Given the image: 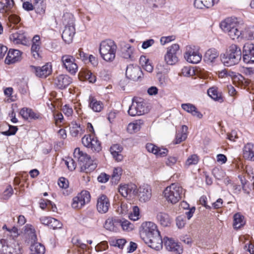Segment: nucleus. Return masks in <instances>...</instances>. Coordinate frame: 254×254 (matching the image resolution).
Returning <instances> with one entry per match:
<instances>
[{"label":"nucleus","instance_id":"obj_48","mask_svg":"<svg viewBox=\"0 0 254 254\" xmlns=\"http://www.w3.org/2000/svg\"><path fill=\"white\" fill-rule=\"evenodd\" d=\"M49 227L53 229H60L62 227V223L58 220L51 217Z\"/></svg>","mask_w":254,"mask_h":254},{"label":"nucleus","instance_id":"obj_26","mask_svg":"<svg viewBox=\"0 0 254 254\" xmlns=\"http://www.w3.org/2000/svg\"><path fill=\"white\" fill-rule=\"evenodd\" d=\"M218 1L219 0H194V5L197 8H209L217 3Z\"/></svg>","mask_w":254,"mask_h":254},{"label":"nucleus","instance_id":"obj_5","mask_svg":"<svg viewBox=\"0 0 254 254\" xmlns=\"http://www.w3.org/2000/svg\"><path fill=\"white\" fill-rule=\"evenodd\" d=\"M184 190L178 184H172L164 190L163 194L166 199L172 203L178 202L183 197Z\"/></svg>","mask_w":254,"mask_h":254},{"label":"nucleus","instance_id":"obj_51","mask_svg":"<svg viewBox=\"0 0 254 254\" xmlns=\"http://www.w3.org/2000/svg\"><path fill=\"white\" fill-rule=\"evenodd\" d=\"M198 158L196 155L193 154L189 157L186 162V165L190 166L191 165H195L197 163Z\"/></svg>","mask_w":254,"mask_h":254},{"label":"nucleus","instance_id":"obj_3","mask_svg":"<svg viewBox=\"0 0 254 254\" xmlns=\"http://www.w3.org/2000/svg\"><path fill=\"white\" fill-rule=\"evenodd\" d=\"M62 22L64 29L62 33V38L67 44L70 43L75 33L74 18L70 13H64L63 16Z\"/></svg>","mask_w":254,"mask_h":254},{"label":"nucleus","instance_id":"obj_19","mask_svg":"<svg viewBox=\"0 0 254 254\" xmlns=\"http://www.w3.org/2000/svg\"><path fill=\"white\" fill-rule=\"evenodd\" d=\"M163 242L166 249L168 251L174 252L177 254H180L182 253L183 249L182 247L177 243H176L174 240L166 237L164 238Z\"/></svg>","mask_w":254,"mask_h":254},{"label":"nucleus","instance_id":"obj_23","mask_svg":"<svg viewBox=\"0 0 254 254\" xmlns=\"http://www.w3.org/2000/svg\"><path fill=\"white\" fill-rule=\"evenodd\" d=\"M221 28L224 31L233 29L239 26L237 19L235 18L229 17L225 19L220 23Z\"/></svg>","mask_w":254,"mask_h":254},{"label":"nucleus","instance_id":"obj_28","mask_svg":"<svg viewBox=\"0 0 254 254\" xmlns=\"http://www.w3.org/2000/svg\"><path fill=\"white\" fill-rule=\"evenodd\" d=\"M244 157L248 160L254 161V144L248 143L243 149Z\"/></svg>","mask_w":254,"mask_h":254},{"label":"nucleus","instance_id":"obj_32","mask_svg":"<svg viewBox=\"0 0 254 254\" xmlns=\"http://www.w3.org/2000/svg\"><path fill=\"white\" fill-rule=\"evenodd\" d=\"M156 217L160 224L163 227L169 226L171 224L170 218L166 213L159 212L157 214Z\"/></svg>","mask_w":254,"mask_h":254},{"label":"nucleus","instance_id":"obj_62","mask_svg":"<svg viewBox=\"0 0 254 254\" xmlns=\"http://www.w3.org/2000/svg\"><path fill=\"white\" fill-rule=\"evenodd\" d=\"M58 185L60 188L66 189L68 186V180L65 179L64 178H61L59 180Z\"/></svg>","mask_w":254,"mask_h":254},{"label":"nucleus","instance_id":"obj_8","mask_svg":"<svg viewBox=\"0 0 254 254\" xmlns=\"http://www.w3.org/2000/svg\"><path fill=\"white\" fill-rule=\"evenodd\" d=\"M83 145L90 148L93 151L99 152L101 150L102 147L101 142L95 136V134H90L85 135L81 139Z\"/></svg>","mask_w":254,"mask_h":254},{"label":"nucleus","instance_id":"obj_54","mask_svg":"<svg viewBox=\"0 0 254 254\" xmlns=\"http://www.w3.org/2000/svg\"><path fill=\"white\" fill-rule=\"evenodd\" d=\"M242 37H245L250 39L254 38V32L252 28H248L242 32Z\"/></svg>","mask_w":254,"mask_h":254},{"label":"nucleus","instance_id":"obj_27","mask_svg":"<svg viewBox=\"0 0 254 254\" xmlns=\"http://www.w3.org/2000/svg\"><path fill=\"white\" fill-rule=\"evenodd\" d=\"M182 108L186 112L191 114L192 116L196 117L198 119L202 118V114L199 112L193 105L190 103L182 104Z\"/></svg>","mask_w":254,"mask_h":254},{"label":"nucleus","instance_id":"obj_15","mask_svg":"<svg viewBox=\"0 0 254 254\" xmlns=\"http://www.w3.org/2000/svg\"><path fill=\"white\" fill-rule=\"evenodd\" d=\"M243 61L247 64L254 63V44L250 43H246L243 49Z\"/></svg>","mask_w":254,"mask_h":254},{"label":"nucleus","instance_id":"obj_57","mask_svg":"<svg viewBox=\"0 0 254 254\" xmlns=\"http://www.w3.org/2000/svg\"><path fill=\"white\" fill-rule=\"evenodd\" d=\"M108 248V243L106 241L101 242L95 247V250L97 252L105 251Z\"/></svg>","mask_w":254,"mask_h":254},{"label":"nucleus","instance_id":"obj_49","mask_svg":"<svg viewBox=\"0 0 254 254\" xmlns=\"http://www.w3.org/2000/svg\"><path fill=\"white\" fill-rule=\"evenodd\" d=\"M13 193V190L10 186H7L6 189L1 195V198L3 199H8Z\"/></svg>","mask_w":254,"mask_h":254},{"label":"nucleus","instance_id":"obj_55","mask_svg":"<svg viewBox=\"0 0 254 254\" xmlns=\"http://www.w3.org/2000/svg\"><path fill=\"white\" fill-rule=\"evenodd\" d=\"M75 56L77 59H81L82 61L87 60L88 57V55L83 52L82 49H79L78 50Z\"/></svg>","mask_w":254,"mask_h":254},{"label":"nucleus","instance_id":"obj_30","mask_svg":"<svg viewBox=\"0 0 254 254\" xmlns=\"http://www.w3.org/2000/svg\"><path fill=\"white\" fill-rule=\"evenodd\" d=\"M79 76L81 80H88L90 83H94L96 81V76L87 69H82L80 71Z\"/></svg>","mask_w":254,"mask_h":254},{"label":"nucleus","instance_id":"obj_16","mask_svg":"<svg viewBox=\"0 0 254 254\" xmlns=\"http://www.w3.org/2000/svg\"><path fill=\"white\" fill-rule=\"evenodd\" d=\"M110 206L109 199L105 194L98 196L97 200L96 208L97 211L101 214L107 213Z\"/></svg>","mask_w":254,"mask_h":254},{"label":"nucleus","instance_id":"obj_44","mask_svg":"<svg viewBox=\"0 0 254 254\" xmlns=\"http://www.w3.org/2000/svg\"><path fill=\"white\" fill-rule=\"evenodd\" d=\"M115 223H118L117 219H114L113 218H108L105 222L104 228L110 231H114L115 230Z\"/></svg>","mask_w":254,"mask_h":254},{"label":"nucleus","instance_id":"obj_4","mask_svg":"<svg viewBox=\"0 0 254 254\" xmlns=\"http://www.w3.org/2000/svg\"><path fill=\"white\" fill-rule=\"evenodd\" d=\"M117 49V45L114 41L107 39L100 43L99 53L104 60L111 62L115 59Z\"/></svg>","mask_w":254,"mask_h":254},{"label":"nucleus","instance_id":"obj_61","mask_svg":"<svg viewBox=\"0 0 254 254\" xmlns=\"http://www.w3.org/2000/svg\"><path fill=\"white\" fill-rule=\"evenodd\" d=\"M146 148L148 152L155 154L157 152L158 147L152 143H147L146 145Z\"/></svg>","mask_w":254,"mask_h":254},{"label":"nucleus","instance_id":"obj_47","mask_svg":"<svg viewBox=\"0 0 254 254\" xmlns=\"http://www.w3.org/2000/svg\"><path fill=\"white\" fill-rule=\"evenodd\" d=\"M34 4L36 12L37 13L43 14L45 13L46 9V3L44 1H43V2L35 3Z\"/></svg>","mask_w":254,"mask_h":254},{"label":"nucleus","instance_id":"obj_31","mask_svg":"<svg viewBox=\"0 0 254 254\" xmlns=\"http://www.w3.org/2000/svg\"><path fill=\"white\" fill-rule=\"evenodd\" d=\"M70 133L73 137H76L78 135H81L84 130L80 125L77 124L75 122H72L69 125Z\"/></svg>","mask_w":254,"mask_h":254},{"label":"nucleus","instance_id":"obj_63","mask_svg":"<svg viewBox=\"0 0 254 254\" xmlns=\"http://www.w3.org/2000/svg\"><path fill=\"white\" fill-rule=\"evenodd\" d=\"M62 111L64 115L67 117L70 116L73 113L72 109L67 105L63 106Z\"/></svg>","mask_w":254,"mask_h":254},{"label":"nucleus","instance_id":"obj_59","mask_svg":"<svg viewBox=\"0 0 254 254\" xmlns=\"http://www.w3.org/2000/svg\"><path fill=\"white\" fill-rule=\"evenodd\" d=\"M145 63L144 64H142L143 68L148 72H151L153 69V66L150 64L148 60H146L145 57L143 58Z\"/></svg>","mask_w":254,"mask_h":254},{"label":"nucleus","instance_id":"obj_21","mask_svg":"<svg viewBox=\"0 0 254 254\" xmlns=\"http://www.w3.org/2000/svg\"><path fill=\"white\" fill-rule=\"evenodd\" d=\"M72 82V78L69 76L61 74L55 79V84L61 89L66 88Z\"/></svg>","mask_w":254,"mask_h":254},{"label":"nucleus","instance_id":"obj_29","mask_svg":"<svg viewBox=\"0 0 254 254\" xmlns=\"http://www.w3.org/2000/svg\"><path fill=\"white\" fill-rule=\"evenodd\" d=\"M123 148L119 144H114L110 148V151L114 158L117 161H121L123 159V156L120 154L122 151Z\"/></svg>","mask_w":254,"mask_h":254},{"label":"nucleus","instance_id":"obj_40","mask_svg":"<svg viewBox=\"0 0 254 254\" xmlns=\"http://www.w3.org/2000/svg\"><path fill=\"white\" fill-rule=\"evenodd\" d=\"M232 39H238L242 34V31L239 28V26L226 31Z\"/></svg>","mask_w":254,"mask_h":254},{"label":"nucleus","instance_id":"obj_20","mask_svg":"<svg viewBox=\"0 0 254 254\" xmlns=\"http://www.w3.org/2000/svg\"><path fill=\"white\" fill-rule=\"evenodd\" d=\"M5 250L10 254H22L21 248L18 243L13 239L6 240Z\"/></svg>","mask_w":254,"mask_h":254},{"label":"nucleus","instance_id":"obj_35","mask_svg":"<svg viewBox=\"0 0 254 254\" xmlns=\"http://www.w3.org/2000/svg\"><path fill=\"white\" fill-rule=\"evenodd\" d=\"M207 93L208 95L213 100L220 103L223 101V98L221 94L218 93L217 88L212 87L209 88L207 90Z\"/></svg>","mask_w":254,"mask_h":254},{"label":"nucleus","instance_id":"obj_34","mask_svg":"<svg viewBox=\"0 0 254 254\" xmlns=\"http://www.w3.org/2000/svg\"><path fill=\"white\" fill-rule=\"evenodd\" d=\"M188 127L185 125L182 127V130L181 132L178 131L176 134V144L181 143L182 141L185 140L188 136Z\"/></svg>","mask_w":254,"mask_h":254},{"label":"nucleus","instance_id":"obj_36","mask_svg":"<svg viewBox=\"0 0 254 254\" xmlns=\"http://www.w3.org/2000/svg\"><path fill=\"white\" fill-rule=\"evenodd\" d=\"M233 226L236 229L240 228L245 224L244 216L238 213L234 215Z\"/></svg>","mask_w":254,"mask_h":254},{"label":"nucleus","instance_id":"obj_14","mask_svg":"<svg viewBox=\"0 0 254 254\" xmlns=\"http://www.w3.org/2000/svg\"><path fill=\"white\" fill-rule=\"evenodd\" d=\"M62 62L64 67L71 74H75L78 69L75 63V58L70 55H65L62 57Z\"/></svg>","mask_w":254,"mask_h":254},{"label":"nucleus","instance_id":"obj_17","mask_svg":"<svg viewBox=\"0 0 254 254\" xmlns=\"http://www.w3.org/2000/svg\"><path fill=\"white\" fill-rule=\"evenodd\" d=\"M31 70L35 73L36 76L39 77H46L52 72L51 65L47 64L42 67L35 66L34 65L30 66Z\"/></svg>","mask_w":254,"mask_h":254},{"label":"nucleus","instance_id":"obj_33","mask_svg":"<svg viewBox=\"0 0 254 254\" xmlns=\"http://www.w3.org/2000/svg\"><path fill=\"white\" fill-rule=\"evenodd\" d=\"M219 56V53L215 49H210L208 50L204 56V61L207 63H212L214 62Z\"/></svg>","mask_w":254,"mask_h":254},{"label":"nucleus","instance_id":"obj_24","mask_svg":"<svg viewBox=\"0 0 254 254\" xmlns=\"http://www.w3.org/2000/svg\"><path fill=\"white\" fill-rule=\"evenodd\" d=\"M136 189V186L133 184H125L120 185L119 191L123 197H126L128 195L134 193Z\"/></svg>","mask_w":254,"mask_h":254},{"label":"nucleus","instance_id":"obj_37","mask_svg":"<svg viewBox=\"0 0 254 254\" xmlns=\"http://www.w3.org/2000/svg\"><path fill=\"white\" fill-rule=\"evenodd\" d=\"M90 100L89 106L94 112H99L102 110L103 104L101 102L94 98L90 99Z\"/></svg>","mask_w":254,"mask_h":254},{"label":"nucleus","instance_id":"obj_39","mask_svg":"<svg viewBox=\"0 0 254 254\" xmlns=\"http://www.w3.org/2000/svg\"><path fill=\"white\" fill-rule=\"evenodd\" d=\"M122 174V169L121 168L118 167L114 169L113 174L112 175L111 181L112 183L117 184Z\"/></svg>","mask_w":254,"mask_h":254},{"label":"nucleus","instance_id":"obj_12","mask_svg":"<svg viewBox=\"0 0 254 254\" xmlns=\"http://www.w3.org/2000/svg\"><path fill=\"white\" fill-rule=\"evenodd\" d=\"M184 57L188 62L192 64H197L202 59L201 55L194 49V46H191L186 47Z\"/></svg>","mask_w":254,"mask_h":254},{"label":"nucleus","instance_id":"obj_10","mask_svg":"<svg viewBox=\"0 0 254 254\" xmlns=\"http://www.w3.org/2000/svg\"><path fill=\"white\" fill-rule=\"evenodd\" d=\"M181 52L178 44H173L168 48L164 59L166 63L169 65H174L179 61L178 56Z\"/></svg>","mask_w":254,"mask_h":254},{"label":"nucleus","instance_id":"obj_22","mask_svg":"<svg viewBox=\"0 0 254 254\" xmlns=\"http://www.w3.org/2000/svg\"><path fill=\"white\" fill-rule=\"evenodd\" d=\"M10 40L16 44H26L27 41L24 33L22 31H16L11 34Z\"/></svg>","mask_w":254,"mask_h":254},{"label":"nucleus","instance_id":"obj_50","mask_svg":"<svg viewBox=\"0 0 254 254\" xmlns=\"http://www.w3.org/2000/svg\"><path fill=\"white\" fill-rule=\"evenodd\" d=\"M139 208L137 206H134L132 207V212L130 213L129 215V218L131 220H133V221H135L139 218Z\"/></svg>","mask_w":254,"mask_h":254},{"label":"nucleus","instance_id":"obj_60","mask_svg":"<svg viewBox=\"0 0 254 254\" xmlns=\"http://www.w3.org/2000/svg\"><path fill=\"white\" fill-rule=\"evenodd\" d=\"M65 164L70 171L74 170L76 168V164L72 159H69L68 161H65Z\"/></svg>","mask_w":254,"mask_h":254},{"label":"nucleus","instance_id":"obj_7","mask_svg":"<svg viewBox=\"0 0 254 254\" xmlns=\"http://www.w3.org/2000/svg\"><path fill=\"white\" fill-rule=\"evenodd\" d=\"M128 114L130 116H141L147 113L149 109L146 106V104L141 99H132L131 105L128 110Z\"/></svg>","mask_w":254,"mask_h":254},{"label":"nucleus","instance_id":"obj_53","mask_svg":"<svg viewBox=\"0 0 254 254\" xmlns=\"http://www.w3.org/2000/svg\"><path fill=\"white\" fill-rule=\"evenodd\" d=\"M9 129L8 130L2 132V133L5 135L9 136L14 135L16 132L18 128L16 126L8 125Z\"/></svg>","mask_w":254,"mask_h":254},{"label":"nucleus","instance_id":"obj_43","mask_svg":"<svg viewBox=\"0 0 254 254\" xmlns=\"http://www.w3.org/2000/svg\"><path fill=\"white\" fill-rule=\"evenodd\" d=\"M118 223H119L123 230L130 231L133 229V225L129 221L127 220L117 219Z\"/></svg>","mask_w":254,"mask_h":254},{"label":"nucleus","instance_id":"obj_38","mask_svg":"<svg viewBox=\"0 0 254 254\" xmlns=\"http://www.w3.org/2000/svg\"><path fill=\"white\" fill-rule=\"evenodd\" d=\"M132 51V47L129 44H126L122 50V57L126 59H131Z\"/></svg>","mask_w":254,"mask_h":254},{"label":"nucleus","instance_id":"obj_46","mask_svg":"<svg viewBox=\"0 0 254 254\" xmlns=\"http://www.w3.org/2000/svg\"><path fill=\"white\" fill-rule=\"evenodd\" d=\"M214 177L217 180H221L225 176V173L221 169L215 168L212 170Z\"/></svg>","mask_w":254,"mask_h":254},{"label":"nucleus","instance_id":"obj_25","mask_svg":"<svg viewBox=\"0 0 254 254\" xmlns=\"http://www.w3.org/2000/svg\"><path fill=\"white\" fill-rule=\"evenodd\" d=\"M21 54V52L18 50L10 49L5 60V63L10 64L18 61Z\"/></svg>","mask_w":254,"mask_h":254},{"label":"nucleus","instance_id":"obj_64","mask_svg":"<svg viewBox=\"0 0 254 254\" xmlns=\"http://www.w3.org/2000/svg\"><path fill=\"white\" fill-rule=\"evenodd\" d=\"M109 179V176L105 173H101L97 178L98 182L105 183Z\"/></svg>","mask_w":254,"mask_h":254},{"label":"nucleus","instance_id":"obj_45","mask_svg":"<svg viewBox=\"0 0 254 254\" xmlns=\"http://www.w3.org/2000/svg\"><path fill=\"white\" fill-rule=\"evenodd\" d=\"M127 241L125 239H119L115 240H112L110 242L111 246L117 247L121 249H123L124 246L126 244Z\"/></svg>","mask_w":254,"mask_h":254},{"label":"nucleus","instance_id":"obj_2","mask_svg":"<svg viewBox=\"0 0 254 254\" xmlns=\"http://www.w3.org/2000/svg\"><path fill=\"white\" fill-rule=\"evenodd\" d=\"M241 48L237 45L230 46L225 54L221 55V60L227 66H231L238 64L242 58Z\"/></svg>","mask_w":254,"mask_h":254},{"label":"nucleus","instance_id":"obj_13","mask_svg":"<svg viewBox=\"0 0 254 254\" xmlns=\"http://www.w3.org/2000/svg\"><path fill=\"white\" fill-rule=\"evenodd\" d=\"M142 71L139 66L129 64L127 67L126 77L133 81H137L142 77Z\"/></svg>","mask_w":254,"mask_h":254},{"label":"nucleus","instance_id":"obj_9","mask_svg":"<svg viewBox=\"0 0 254 254\" xmlns=\"http://www.w3.org/2000/svg\"><path fill=\"white\" fill-rule=\"evenodd\" d=\"M29 239L31 241L30 249L32 252L34 254H44L45 252V247L41 244L36 242L37 241V236L35 233L34 230L32 226L29 228L27 230L28 232Z\"/></svg>","mask_w":254,"mask_h":254},{"label":"nucleus","instance_id":"obj_11","mask_svg":"<svg viewBox=\"0 0 254 254\" xmlns=\"http://www.w3.org/2000/svg\"><path fill=\"white\" fill-rule=\"evenodd\" d=\"M90 200V194L88 191L83 190L72 199L71 206L74 209H81Z\"/></svg>","mask_w":254,"mask_h":254},{"label":"nucleus","instance_id":"obj_1","mask_svg":"<svg viewBox=\"0 0 254 254\" xmlns=\"http://www.w3.org/2000/svg\"><path fill=\"white\" fill-rule=\"evenodd\" d=\"M140 235L143 241L150 248L156 250L162 248L163 240L155 223L143 222L140 227Z\"/></svg>","mask_w":254,"mask_h":254},{"label":"nucleus","instance_id":"obj_52","mask_svg":"<svg viewBox=\"0 0 254 254\" xmlns=\"http://www.w3.org/2000/svg\"><path fill=\"white\" fill-rule=\"evenodd\" d=\"M40 49V45L35 44H32L31 47V53L34 58L37 59L39 57V50Z\"/></svg>","mask_w":254,"mask_h":254},{"label":"nucleus","instance_id":"obj_18","mask_svg":"<svg viewBox=\"0 0 254 254\" xmlns=\"http://www.w3.org/2000/svg\"><path fill=\"white\" fill-rule=\"evenodd\" d=\"M138 192L139 200L141 202L148 201L152 195L150 187L147 184L140 186L138 189Z\"/></svg>","mask_w":254,"mask_h":254},{"label":"nucleus","instance_id":"obj_6","mask_svg":"<svg viewBox=\"0 0 254 254\" xmlns=\"http://www.w3.org/2000/svg\"><path fill=\"white\" fill-rule=\"evenodd\" d=\"M74 155L78 158L79 164L82 170L87 172L93 171L96 168V163H94L90 156L80 151L79 148L75 149Z\"/></svg>","mask_w":254,"mask_h":254},{"label":"nucleus","instance_id":"obj_56","mask_svg":"<svg viewBox=\"0 0 254 254\" xmlns=\"http://www.w3.org/2000/svg\"><path fill=\"white\" fill-rule=\"evenodd\" d=\"M31 109L28 108H23L20 111V114L24 119L27 120L29 118L31 113Z\"/></svg>","mask_w":254,"mask_h":254},{"label":"nucleus","instance_id":"obj_41","mask_svg":"<svg viewBox=\"0 0 254 254\" xmlns=\"http://www.w3.org/2000/svg\"><path fill=\"white\" fill-rule=\"evenodd\" d=\"M251 183L248 182L246 184H243L242 186L243 190L244 191L250 194L251 191H252V193H254V177H253L252 180H251Z\"/></svg>","mask_w":254,"mask_h":254},{"label":"nucleus","instance_id":"obj_42","mask_svg":"<svg viewBox=\"0 0 254 254\" xmlns=\"http://www.w3.org/2000/svg\"><path fill=\"white\" fill-rule=\"evenodd\" d=\"M143 124L142 120H137L135 122L130 123L128 125V130L134 132H137L140 129L141 126Z\"/></svg>","mask_w":254,"mask_h":254},{"label":"nucleus","instance_id":"obj_58","mask_svg":"<svg viewBox=\"0 0 254 254\" xmlns=\"http://www.w3.org/2000/svg\"><path fill=\"white\" fill-rule=\"evenodd\" d=\"M5 239H0V254H10L9 252H7L5 250Z\"/></svg>","mask_w":254,"mask_h":254}]
</instances>
